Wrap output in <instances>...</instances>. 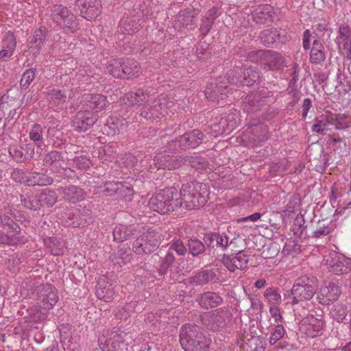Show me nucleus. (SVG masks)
<instances>
[{
	"label": "nucleus",
	"instance_id": "f257e3e1",
	"mask_svg": "<svg viewBox=\"0 0 351 351\" xmlns=\"http://www.w3.org/2000/svg\"><path fill=\"white\" fill-rule=\"evenodd\" d=\"M182 206L187 210L203 206L207 202L209 190L206 184L191 181L182 184L178 193Z\"/></svg>",
	"mask_w": 351,
	"mask_h": 351
},
{
	"label": "nucleus",
	"instance_id": "f03ea898",
	"mask_svg": "<svg viewBox=\"0 0 351 351\" xmlns=\"http://www.w3.org/2000/svg\"><path fill=\"white\" fill-rule=\"evenodd\" d=\"M149 208L161 214H166L182 206V200L175 187H169L152 195L148 202Z\"/></svg>",
	"mask_w": 351,
	"mask_h": 351
},
{
	"label": "nucleus",
	"instance_id": "7ed1b4c3",
	"mask_svg": "<svg viewBox=\"0 0 351 351\" xmlns=\"http://www.w3.org/2000/svg\"><path fill=\"white\" fill-rule=\"evenodd\" d=\"M180 343L185 351H208L210 340L197 325L186 324L180 333Z\"/></svg>",
	"mask_w": 351,
	"mask_h": 351
},
{
	"label": "nucleus",
	"instance_id": "20e7f679",
	"mask_svg": "<svg viewBox=\"0 0 351 351\" xmlns=\"http://www.w3.org/2000/svg\"><path fill=\"white\" fill-rule=\"evenodd\" d=\"M317 289V280L315 276L304 275L298 278L291 293L285 295L292 305L311 300Z\"/></svg>",
	"mask_w": 351,
	"mask_h": 351
},
{
	"label": "nucleus",
	"instance_id": "39448f33",
	"mask_svg": "<svg viewBox=\"0 0 351 351\" xmlns=\"http://www.w3.org/2000/svg\"><path fill=\"white\" fill-rule=\"evenodd\" d=\"M260 71L256 66L244 65L230 70L227 73L226 80L228 84L252 86L261 81Z\"/></svg>",
	"mask_w": 351,
	"mask_h": 351
},
{
	"label": "nucleus",
	"instance_id": "423d86ee",
	"mask_svg": "<svg viewBox=\"0 0 351 351\" xmlns=\"http://www.w3.org/2000/svg\"><path fill=\"white\" fill-rule=\"evenodd\" d=\"M349 123L348 118L345 114H333L330 111H326V114L317 118L315 123L313 125V131L324 134L326 131L331 130L330 126L341 130L348 127Z\"/></svg>",
	"mask_w": 351,
	"mask_h": 351
},
{
	"label": "nucleus",
	"instance_id": "0eeeda50",
	"mask_svg": "<svg viewBox=\"0 0 351 351\" xmlns=\"http://www.w3.org/2000/svg\"><path fill=\"white\" fill-rule=\"evenodd\" d=\"M51 18L53 22L64 29L72 32L78 29V23L72 12L66 6L56 5L51 9Z\"/></svg>",
	"mask_w": 351,
	"mask_h": 351
},
{
	"label": "nucleus",
	"instance_id": "6e6552de",
	"mask_svg": "<svg viewBox=\"0 0 351 351\" xmlns=\"http://www.w3.org/2000/svg\"><path fill=\"white\" fill-rule=\"evenodd\" d=\"M159 245V237L152 228H147L134 242L133 250L137 254H148L153 252Z\"/></svg>",
	"mask_w": 351,
	"mask_h": 351
},
{
	"label": "nucleus",
	"instance_id": "1a4fd4ad",
	"mask_svg": "<svg viewBox=\"0 0 351 351\" xmlns=\"http://www.w3.org/2000/svg\"><path fill=\"white\" fill-rule=\"evenodd\" d=\"M37 304L44 309H50L58 301L56 289L50 284L40 285L36 289Z\"/></svg>",
	"mask_w": 351,
	"mask_h": 351
},
{
	"label": "nucleus",
	"instance_id": "9d476101",
	"mask_svg": "<svg viewBox=\"0 0 351 351\" xmlns=\"http://www.w3.org/2000/svg\"><path fill=\"white\" fill-rule=\"evenodd\" d=\"M203 139V134L198 130H194L190 132L185 133L180 136L178 141H171L169 143V149L172 151L180 149L193 148L199 145Z\"/></svg>",
	"mask_w": 351,
	"mask_h": 351
},
{
	"label": "nucleus",
	"instance_id": "9b49d317",
	"mask_svg": "<svg viewBox=\"0 0 351 351\" xmlns=\"http://www.w3.org/2000/svg\"><path fill=\"white\" fill-rule=\"evenodd\" d=\"M227 82L222 80V77H219L215 82H210L205 90L204 95L208 101L219 103L227 97Z\"/></svg>",
	"mask_w": 351,
	"mask_h": 351
},
{
	"label": "nucleus",
	"instance_id": "f8f14e48",
	"mask_svg": "<svg viewBox=\"0 0 351 351\" xmlns=\"http://www.w3.org/2000/svg\"><path fill=\"white\" fill-rule=\"evenodd\" d=\"M75 6L80 15L88 21L95 19L101 12V0H77Z\"/></svg>",
	"mask_w": 351,
	"mask_h": 351
},
{
	"label": "nucleus",
	"instance_id": "ddd939ff",
	"mask_svg": "<svg viewBox=\"0 0 351 351\" xmlns=\"http://www.w3.org/2000/svg\"><path fill=\"white\" fill-rule=\"evenodd\" d=\"M249 262V255L241 250L236 254L231 255H223L222 263L223 265L230 271H234L236 269L243 270L247 266Z\"/></svg>",
	"mask_w": 351,
	"mask_h": 351
},
{
	"label": "nucleus",
	"instance_id": "4468645a",
	"mask_svg": "<svg viewBox=\"0 0 351 351\" xmlns=\"http://www.w3.org/2000/svg\"><path fill=\"white\" fill-rule=\"evenodd\" d=\"M97 116L93 111H77L73 119V124L78 132H85L93 126Z\"/></svg>",
	"mask_w": 351,
	"mask_h": 351
},
{
	"label": "nucleus",
	"instance_id": "2eb2a0df",
	"mask_svg": "<svg viewBox=\"0 0 351 351\" xmlns=\"http://www.w3.org/2000/svg\"><path fill=\"white\" fill-rule=\"evenodd\" d=\"M328 265L330 270L336 274H346L351 270V259L342 254H332Z\"/></svg>",
	"mask_w": 351,
	"mask_h": 351
},
{
	"label": "nucleus",
	"instance_id": "dca6fc26",
	"mask_svg": "<svg viewBox=\"0 0 351 351\" xmlns=\"http://www.w3.org/2000/svg\"><path fill=\"white\" fill-rule=\"evenodd\" d=\"M141 229L145 228L139 225H124L119 224L113 230V237L115 241L123 242L129 239L132 236L137 235L141 232Z\"/></svg>",
	"mask_w": 351,
	"mask_h": 351
},
{
	"label": "nucleus",
	"instance_id": "f3484780",
	"mask_svg": "<svg viewBox=\"0 0 351 351\" xmlns=\"http://www.w3.org/2000/svg\"><path fill=\"white\" fill-rule=\"evenodd\" d=\"M341 293V288L334 283L322 287L317 295L319 303L323 305H329L336 301Z\"/></svg>",
	"mask_w": 351,
	"mask_h": 351
},
{
	"label": "nucleus",
	"instance_id": "a211bd4d",
	"mask_svg": "<svg viewBox=\"0 0 351 351\" xmlns=\"http://www.w3.org/2000/svg\"><path fill=\"white\" fill-rule=\"evenodd\" d=\"M148 94L143 89H138L136 93H128L123 98L125 108H145L147 101Z\"/></svg>",
	"mask_w": 351,
	"mask_h": 351
},
{
	"label": "nucleus",
	"instance_id": "6ab92c4d",
	"mask_svg": "<svg viewBox=\"0 0 351 351\" xmlns=\"http://www.w3.org/2000/svg\"><path fill=\"white\" fill-rule=\"evenodd\" d=\"M209 318L211 329L215 330L219 327H223L230 320V313L226 308H220L213 313L206 315Z\"/></svg>",
	"mask_w": 351,
	"mask_h": 351
},
{
	"label": "nucleus",
	"instance_id": "aec40b11",
	"mask_svg": "<svg viewBox=\"0 0 351 351\" xmlns=\"http://www.w3.org/2000/svg\"><path fill=\"white\" fill-rule=\"evenodd\" d=\"M302 322V330L308 337L318 336L324 329L322 319L315 317L313 315L308 316Z\"/></svg>",
	"mask_w": 351,
	"mask_h": 351
},
{
	"label": "nucleus",
	"instance_id": "412c9836",
	"mask_svg": "<svg viewBox=\"0 0 351 351\" xmlns=\"http://www.w3.org/2000/svg\"><path fill=\"white\" fill-rule=\"evenodd\" d=\"M196 301L202 308L209 309L221 305L223 302V298L217 293L206 291L199 294Z\"/></svg>",
	"mask_w": 351,
	"mask_h": 351
},
{
	"label": "nucleus",
	"instance_id": "4be33fe9",
	"mask_svg": "<svg viewBox=\"0 0 351 351\" xmlns=\"http://www.w3.org/2000/svg\"><path fill=\"white\" fill-rule=\"evenodd\" d=\"M264 54L262 65L265 69L278 71L283 68L285 58L281 54L271 50H266V53Z\"/></svg>",
	"mask_w": 351,
	"mask_h": 351
},
{
	"label": "nucleus",
	"instance_id": "5701e85b",
	"mask_svg": "<svg viewBox=\"0 0 351 351\" xmlns=\"http://www.w3.org/2000/svg\"><path fill=\"white\" fill-rule=\"evenodd\" d=\"M90 219V210L85 207H80L72 212V216L69 214V221L66 223L68 226L79 227L85 226Z\"/></svg>",
	"mask_w": 351,
	"mask_h": 351
},
{
	"label": "nucleus",
	"instance_id": "b1692460",
	"mask_svg": "<svg viewBox=\"0 0 351 351\" xmlns=\"http://www.w3.org/2000/svg\"><path fill=\"white\" fill-rule=\"evenodd\" d=\"M254 21L261 25L271 23L274 21L275 12L270 5H264L256 9L253 14Z\"/></svg>",
	"mask_w": 351,
	"mask_h": 351
},
{
	"label": "nucleus",
	"instance_id": "393cba45",
	"mask_svg": "<svg viewBox=\"0 0 351 351\" xmlns=\"http://www.w3.org/2000/svg\"><path fill=\"white\" fill-rule=\"evenodd\" d=\"M58 191L66 202L71 204H75L83 200L85 196L84 191L74 185L60 187Z\"/></svg>",
	"mask_w": 351,
	"mask_h": 351
},
{
	"label": "nucleus",
	"instance_id": "a878e982",
	"mask_svg": "<svg viewBox=\"0 0 351 351\" xmlns=\"http://www.w3.org/2000/svg\"><path fill=\"white\" fill-rule=\"evenodd\" d=\"M47 36V30L45 27H40L34 31L33 37L29 43V48L33 53H40Z\"/></svg>",
	"mask_w": 351,
	"mask_h": 351
},
{
	"label": "nucleus",
	"instance_id": "bb28decb",
	"mask_svg": "<svg viewBox=\"0 0 351 351\" xmlns=\"http://www.w3.org/2000/svg\"><path fill=\"white\" fill-rule=\"evenodd\" d=\"M122 68L121 78L130 79L137 77L141 74V69L139 64L133 59L122 58Z\"/></svg>",
	"mask_w": 351,
	"mask_h": 351
},
{
	"label": "nucleus",
	"instance_id": "cd10ccee",
	"mask_svg": "<svg viewBox=\"0 0 351 351\" xmlns=\"http://www.w3.org/2000/svg\"><path fill=\"white\" fill-rule=\"evenodd\" d=\"M85 106L92 110L102 109L109 104L106 96L101 94H88L84 97Z\"/></svg>",
	"mask_w": 351,
	"mask_h": 351
},
{
	"label": "nucleus",
	"instance_id": "c85d7f7f",
	"mask_svg": "<svg viewBox=\"0 0 351 351\" xmlns=\"http://www.w3.org/2000/svg\"><path fill=\"white\" fill-rule=\"evenodd\" d=\"M25 182L29 186H47L53 182V179L44 173L30 172L25 175Z\"/></svg>",
	"mask_w": 351,
	"mask_h": 351
},
{
	"label": "nucleus",
	"instance_id": "c756f323",
	"mask_svg": "<svg viewBox=\"0 0 351 351\" xmlns=\"http://www.w3.org/2000/svg\"><path fill=\"white\" fill-rule=\"evenodd\" d=\"M155 165L158 168L162 169H176L179 166V162L172 159L169 155L160 153L157 154L154 158Z\"/></svg>",
	"mask_w": 351,
	"mask_h": 351
},
{
	"label": "nucleus",
	"instance_id": "7c9ffc66",
	"mask_svg": "<svg viewBox=\"0 0 351 351\" xmlns=\"http://www.w3.org/2000/svg\"><path fill=\"white\" fill-rule=\"evenodd\" d=\"M39 206L51 207L56 204L58 196L55 191L45 189L36 195Z\"/></svg>",
	"mask_w": 351,
	"mask_h": 351
},
{
	"label": "nucleus",
	"instance_id": "2f4dec72",
	"mask_svg": "<svg viewBox=\"0 0 351 351\" xmlns=\"http://www.w3.org/2000/svg\"><path fill=\"white\" fill-rule=\"evenodd\" d=\"M194 18L193 11L191 10H180L176 16L174 26L176 29H182L191 24Z\"/></svg>",
	"mask_w": 351,
	"mask_h": 351
},
{
	"label": "nucleus",
	"instance_id": "473e14b6",
	"mask_svg": "<svg viewBox=\"0 0 351 351\" xmlns=\"http://www.w3.org/2000/svg\"><path fill=\"white\" fill-rule=\"evenodd\" d=\"M132 258V254L130 250L123 248L118 250L111 257L112 262L117 269L121 267L123 265L130 263Z\"/></svg>",
	"mask_w": 351,
	"mask_h": 351
},
{
	"label": "nucleus",
	"instance_id": "72a5a7b5",
	"mask_svg": "<svg viewBox=\"0 0 351 351\" xmlns=\"http://www.w3.org/2000/svg\"><path fill=\"white\" fill-rule=\"evenodd\" d=\"M97 297L105 302L110 301L114 296V291L111 285L104 282H99L96 287L95 291Z\"/></svg>",
	"mask_w": 351,
	"mask_h": 351
},
{
	"label": "nucleus",
	"instance_id": "f704fd0d",
	"mask_svg": "<svg viewBox=\"0 0 351 351\" xmlns=\"http://www.w3.org/2000/svg\"><path fill=\"white\" fill-rule=\"evenodd\" d=\"M326 59L324 47L321 43H315L312 46L310 53V62L313 64H320Z\"/></svg>",
	"mask_w": 351,
	"mask_h": 351
},
{
	"label": "nucleus",
	"instance_id": "c9c22d12",
	"mask_svg": "<svg viewBox=\"0 0 351 351\" xmlns=\"http://www.w3.org/2000/svg\"><path fill=\"white\" fill-rule=\"evenodd\" d=\"M260 38L265 46L270 47L279 41L280 34L276 29H266L261 32Z\"/></svg>",
	"mask_w": 351,
	"mask_h": 351
},
{
	"label": "nucleus",
	"instance_id": "e433bc0d",
	"mask_svg": "<svg viewBox=\"0 0 351 351\" xmlns=\"http://www.w3.org/2000/svg\"><path fill=\"white\" fill-rule=\"evenodd\" d=\"M301 93L299 90L287 91L283 95L285 103L287 104V110L300 108L299 103Z\"/></svg>",
	"mask_w": 351,
	"mask_h": 351
},
{
	"label": "nucleus",
	"instance_id": "4c0bfd02",
	"mask_svg": "<svg viewBox=\"0 0 351 351\" xmlns=\"http://www.w3.org/2000/svg\"><path fill=\"white\" fill-rule=\"evenodd\" d=\"M215 274L212 270H204L197 273L191 278L192 282L196 285H204L213 280Z\"/></svg>",
	"mask_w": 351,
	"mask_h": 351
},
{
	"label": "nucleus",
	"instance_id": "58836bf2",
	"mask_svg": "<svg viewBox=\"0 0 351 351\" xmlns=\"http://www.w3.org/2000/svg\"><path fill=\"white\" fill-rule=\"evenodd\" d=\"M45 162L47 166L60 167L64 169V156L62 153L58 151H52L45 157Z\"/></svg>",
	"mask_w": 351,
	"mask_h": 351
},
{
	"label": "nucleus",
	"instance_id": "ea45409f",
	"mask_svg": "<svg viewBox=\"0 0 351 351\" xmlns=\"http://www.w3.org/2000/svg\"><path fill=\"white\" fill-rule=\"evenodd\" d=\"M47 95L50 103L54 105L63 104L66 99V93L62 89L49 88Z\"/></svg>",
	"mask_w": 351,
	"mask_h": 351
},
{
	"label": "nucleus",
	"instance_id": "a19ab883",
	"mask_svg": "<svg viewBox=\"0 0 351 351\" xmlns=\"http://www.w3.org/2000/svg\"><path fill=\"white\" fill-rule=\"evenodd\" d=\"M265 93L263 91L257 92L254 94L247 95L243 99V103L247 104L250 107H261L265 100Z\"/></svg>",
	"mask_w": 351,
	"mask_h": 351
},
{
	"label": "nucleus",
	"instance_id": "79ce46f5",
	"mask_svg": "<svg viewBox=\"0 0 351 351\" xmlns=\"http://www.w3.org/2000/svg\"><path fill=\"white\" fill-rule=\"evenodd\" d=\"M120 27L124 34H132L139 29L140 24L132 17L121 19L119 23Z\"/></svg>",
	"mask_w": 351,
	"mask_h": 351
},
{
	"label": "nucleus",
	"instance_id": "37998d69",
	"mask_svg": "<svg viewBox=\"0 0 351 351\" xmlns=\"http://www.w3.org/2000/svg\"><path fill=\"white\" fill-rule=\"evenodd\" d=\"M99 346L102 351H118L119 341L114 337L106 339L103 337L99 339Z\"/></svg>",
	"mask_w": 351,
	"mask_h": 351
},
{
	"label": "nucleus",
	"instance_id": "c03bdc74",
	"mask_svg": "<svg viewBox=\"0 0 351 351\" xmlns=\"http://www.w3.org/2000/svg\"><path fill=\"white\" fill-rule=\"evenodd\" d=\"M312 46L315 45V43H321L319 36L315 32H311L309 29H306L303 33L302 44L303 48L305 50L311 48V43Z\"/></svg>",
	"mask_w": 351,
	"mask_h": 351
},
{
	"label": "nucleus",
	"instance_id": "a18cd8bd",
	"mask_svg": "<svg viewBox=\"0 0 351 351\" xmlns=\"http://www.w3.org/2000/svg\"><path fill=\"white\" fill-rule=\"evenodd\" d=\"M51 254L58 256L63 253L64 245L56 238H49L45 241Z\"/></svg>",
	"mask_w": 351,
	"mask_h": 351
},
{
	"label": "nucleus",
	"instance_id": "49530a36",
	"mask_svg": "<svg viewBox=\"0 0 351 351\" xmlns=\"http://www.w3.org/2000/svg\"><path fill=\"white\" fill-rule=\"evenodd\" d=\"M106 69L110 74L117 78H121L122 68V58L114 59L109 62Z\"/></svg>",
	"mask_w": 351,
	"mask_h": 351
},
{
	"label": "nucleus",
	"instance_id": "de8ad7c7",
	"mask_svg": "<svg viewBox=\"0 0 351 351\" xmlns=\"http://www.w3.org/2000/svg\"><path fill=\"white\" fill-rule=\"evenodd\" d=\"M264 296L271 306H277L282 301L281 295L276 288H267L265 291Z\"/></svg>",
	"mask_w": 351,
	"mask_h": 351
},
{
	"label": "nucleus",
	"instance_id": "09e8293b",
	"mask_svg": "<svg viewBox=\"0 0 351 351\" xmlns=\"http://www.w3.org/2000/svg\"><path fill=\"white\" fill-rule=\"evenodd\" d=\"M8 234L0 233V243L7 245H16L19 242L18 234L19 232H14L12 229H6Z\"/></svg>",
	"mask_w": 351,
	"mask_h": 351
},
{
	"label": "nucleus",
	"instance_id": "8fccbe9b",
	"mask_svg": "<svg viewBox=\"0 0 351 351\" xmlns=\"http://www.w3.org/2000/svg\"><path fill=\"white\" fill-rule=\"evenodd\" d=\"M43 129L39 124H35L31 129L29 136L38 147L43 145Z\"/></svg>",
	"mask_w": 351,
	"mask_h": 351
},
{
	"label": "nucleus",
	"instance_id": "3c124183",
	"mask_svg": "<svg viewBox=\"0 0 351 351\" xmlns=\"http://www.w3.org/2000/svg\"><path fill=\"white\" fill-rule=\"evenodd\" d=\"M330 313L335 319L339 322H342L347 316L348 309L342 304H336L332 306Z\"/></svg>",
	"mask_w": 351,
	"mask_h": 351
},
{
	"label": "nucleus",
	"instance_id": "603ef678",
	"mask_svg": "<svg viewBox=\"0 0 351 351\" xmlns=\"http://www.w3.org/2000/svg\"><path fill=\"white\" fill-rule=\"evenodd\" d=\"M189 250L193 256L202 254L205 250L204 244L197 239H191L188 242Z\"/></svg>",
	"mask_w": 351,
	"mask_h": 351
},
{
	"label": "nucleus",
	"instance_id": "864d4df0",
	"mask_svg": "<svg viewBox=\"0 0 351 351\" xmlns=\"http://www.w3.org/2000/svg\"><path fill=\"white\" fill-rule=\"evenodd\" d=\"M0 226H2L4 229H12L14 232L21 231V228L19 225L15 223L10 217L3 213L1 210Z\"/></svg>",
	"mask_w": 351,
	"mask_h": 351
},
{
	"label": "nucleus",
	"instance_id": "5fc2aeb1",
	"mask_svg": "<svg viewBox=\"0 0 351 351\" xmlns=\"http://www.w3.org/2000/svg\"><path fill=\"white\" fill-rule=\"evenodd\" d=\"M16 46V37L14 33L11 31H8L4 35L2 39L1 47L12 51H14Z\"/></svg>",
	"mask_w": 351,
	"mask_h": 351
},
{
	"label": "nucleus",
	"instance_id": "6e6d98bb",
	"mask_svg": "<svg viewBox=\"0 0 351 351\" xmlns=\"http://www.w3.org/2000/svg\"><path fill=\"white\" fill-rule=\"evenodd\" d=\"M36 69H29L25 71L20 81L22 89H27L35 78Z\"/></svg>",
	"mask_w": 351,
	"mask_h": 351
},
{
	"label": "nucleus",
	"instance_id": "4d7b16f0",
	"mask_svg": "<svg viewBox=\"0 0 351 351\" xmlns=\"http://www.w3.org/2000/svg\"><path fill=\"white\" fill-rule=\"evenodd\" d=\"M175 261V257L173 256V252L169 250L167 253L161 265L160 268L158 269V273L160 276H163L166 272L168 267L171 265Z\"/></svg>",
	"mask_w": 351,
	"mask_h": 351
},
{
	"label": "nucleus",
	"instance_id": "13d9d810",
	"mask_svg": "<svg viewBox=\"0 0 351 351\" xmlns=\"http://www.w3.org/2000/svg\"><path fill=\"white\" fill-rule=\"evenodd\" d=\"M73 163L76 168L84 170L88 169L92 165L90 159L84 156L75 157L73 159Z\"/></svg>",
	"mask_w": 351,
	"mask_h": 351
},
{
	"label": "nucleus",
	"instance_id": "bf43d9fd",
	"mask_svg": "<svg viewBox=\"0 0 351 351\" xmlns=\"http://www.w3.org/2000/svg\"><path fill=\"white\" fill-rule=\"evenodd\" d=\"M132 195V189L130 186H124L122 183L119 182V191L117 195L118 197L129 201L131 199Z\"/></svg>",
	"mask_w": 351,
	"mask_h": 351
},
{
	"label": "nucleus",
	"instance_id": "052dcab7",
	"mask_svg": "<svg viewBox=\"0 0 351 351\" xmlns=\"http://www.w3.org/2000/svg\"><path fill=\"white\" fill-rule=\"evenodd\" d=\"M285 332L284 327L280 324H278L269 339L270 344L274 345L278 341L284 337Z\"/></svg>",
	"mask_w": 351,
	"mask_h": 351
},
{
	"label": "nucleus",
	"instance_id": "680f3d73",
	"mask_svg": "<svg viewBox=\"0 0 351 351\" xmlns=\"http://www.w3.org/2000/svg\"><path fill=\"white\" fill-rule=\"evenodd\" d=\"M119 182H110L104 184V193L106 196H111L114 194L117 195L119 191Z\"/></svg>",
	"mask_w": 351,
	"mask_h": 351
},
{
	"label": "nucleus",
	"instance_id": "e2e57ef3",
	"mask_svg": "<svg viewBox=\"0 0 351 351\" xmlns=\"http://www.w3.org/2000/svg\"><path fill=\"white\" fill-rule=\"evenodd\" d=\"M216 239L217 247L221 248L222 251H225L228 244L232 243V241L229 242V238L225 233H217Z\"/></svg>",
	"mask_w": 351,
	"mask_h": 351
},
{
	"label": "nucleus",
	"instance_id": "0e129e2a",
	"mask_svg": "<svg viewBox=\"0 0 351 351\" xmlns=\"http://www.w3.org/2000/svg\"><path fill=\"white\" fill-rule=\"evenodd\" d=\"M266 53V50H256L248 53V58L251 62H259L263 64V57Z\"/></svg>",
	"mask_w": 351,
	"mask_h": 351
},
{
	"label": "nucleus",
	"instance_id": "69168bd1",
	"mask_svg": "<svg viewBox=\"0 0 351 351\" xmlns=\"http://www.w3.org/2000/svg\"><path fill=\"white\" fill-rule=\"evenodd\" d=\"M169 250L175 251L177 254L184 256L186 252V248L180 240L175 241L170 246Z\"/></svg>",
	"mask_w": 351,
	"mask_h": 351
},
{
	"label": "nucleus",
	"instance_id": "338daca9",
	"mask_svg": "<svg viewBox=\"0 0 351 351\" xmlns=\"http://www.w3.org/2000/svg\"><path fill=\"white\" fill-rule=\"evenodd\" d=\"M213 24L214 21L212 19H208L204 17L202 19V23L201 24L199 31L203 37H204L208 34Z\"/></svg>",
	"mask_w": 351,
	"mask_h": 351
},
{
	"label": "nucleus",
	"instance_id": "774afa93",
	"mask_svg": "<svg viewBox=\"0 0 351 351\" xmlns=\"http://www.w3.org/2000/svg\"><path fill=\"white\" fill-rule=\"evenodd\" d=\"M37 196H31L28 198H25L22 202L23 203V205L32 210H36L38 209L39 206V203L37 202Z\"/></svg>",
	"mask_w": 351,
	"mask_h": 351
}]
</instances>
